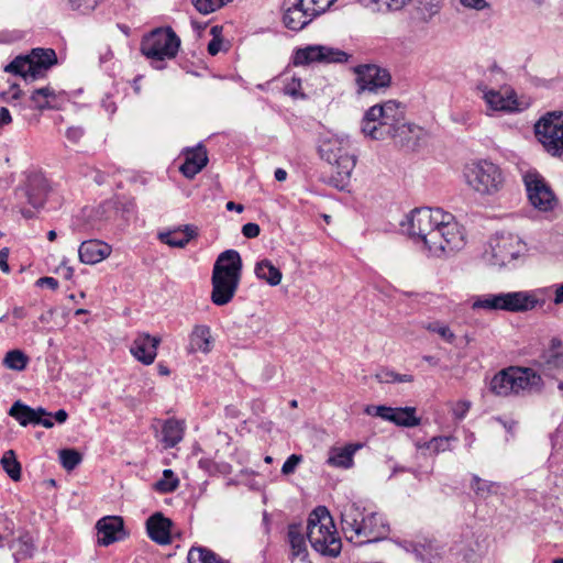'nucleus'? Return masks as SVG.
<instances>
[{
	"label": "nucleus",
	"instance_id": "obj_1",
	"mask_svg": "<svg viewBox=\"0 0 563 563\" xmlns=\"http://www.w3.org/2000/svg\"><path fill=\"white\" fill-rule=\"evenodd\" d=\"M402 227L413 245L429 257H448L466 243L462 225L440 208L415 209Z\"/></svg>",
	"mask_w": 563,
	"mask_h": 563
},
{
	"label": "nucleus",
	"instance_id": "obj_2",
	"mask_svg": "<svg viewBox=\"0 0 563 563\" xmlns=\"http://www.w3.org/2000/svg\"><path fill=\"white\" fill-rule=\"evenodd\" d=\"M319 152L323 158L324 180L340 190L346 189L356 164L350 142L334 135L322 140Z\"/></svg>",
	"mask_w": 563,
	"mask_h": 563
},
{
	"label": "nucleus",
	"instance_id": "obj_3",
	"mask_svg": "<svg viewBox=\"0 0 563 563\" xmlns=\"http://www.w3.org/2000/svg\"><path fill=\"white\" fill-rule=\"evenodd\" d=\"M404 115V108L398 101L374 104L364 113L361 130L365 136L382 140L395 133Z\"/></svg>",
	"mask_w": 563,
	"mask_h": 563
},
{
	"label": "nucleus",
	"instance_id": "obj_4",
	"mask_svg": "<svg viewBox=\"0 0 563 563\" xmlns=\"http://www.w3.org/2000/svg\"><path fill=\"white\" fill-rule=\"evenodd\" d=\"M542 377L530 367L508 366L497 372L489 382V390L498 397L517 396L532 388H541Z\"/></svg>",
	"mask_w": 563,
	"mask_h": 563
},
{
	"label": "nucleus",
	"instance_id": "obj_5",
	"mask_svg": "<svg viewBox=\"0 0 563 563\" xmlns=\"http://www.w3.org/2000/svg\"><path fill=\"white\" fill-rule=\"evenodd\" d=\"M343 523L350 541L357 545L373 543L387 534V526L382 516L377 514L364 515L357 507L351 508L343 515Z\"/></svg>",
	"mask_w": 563,
	"mask_h": 563
},
{
	"label": "nucleus",
	"instance_id": "obj_6",
	"mask_svg": "<svg viewBox=\"0 0 563 563\" xmlns=\"http://www.w3.org/2000/svg\"><path fill=\"white\" fill-rule=\"evenodd\" d=\"M542 305L543 302L538 299L536 291L519 290L477 297L473 300L472 308L474 310L526 312Z\"/></svg>",
	"mask_w": 563,
	"mask_h": 563
},
{
	"label": "nucleus",
	"instance_id": "obj_7",
	"mask_svg": "<svg viewBox=\"0 0 563 563\" xmlns=\"http://www.w3.org/2000/svg\"><path fill=\"white\" fill-rule=\"evenodd\" d=\"M57 64V55L53 48L36 47L29 54L16 56L4 66V71L21 76L25 81L43 78L46 71Z\"/></svg>",
	"mask_w": 563,
	"mask_h": 563
},
{
	"label": "nucleus",
	"instance_id": "obj_8",
	"mask_svg": "<svg viewBox=\"0 0 563 563\" xmlns=\"http://www.w3.org/2000/svg\"><path fill=\"white\" fill-rule=\"evenodd\" d=\"M464 177L467 186L481 195H494L505 184V176L499 166L486 159L466 165Z\"/></svg>",
	"mask_w": 563,
	"mask_h": 563
},
{
	"label": "nucleus",
	"instance_id": "obj_9",
	"mask_svg": "<svg viewBox=\"0 0 563 563\" xmlns=\"http://www.w3.org/2000/svg\"><path fill=\"white\" fill-rule=\"evenodd\" d=\"M317 526V507L313 508L308 517L307 525L302 522H291L287 526L286 542L289 547V560L301 563H312L309 559L308 542L317 550V542L312 540L311 534Z\"/></svg>",
	"mask_w": 563,
	"mask_h": 563
},
{
	"label": "nucleus",
	"instance_id": "obj_10",
	"mask_svg": "<svg viewBox=\"0 0 563 563\" xmlns=\"http://www.w3.org/2000/svg\"><path fill=\"white\" fill-rule=\"evenodd\" d=\"M180 38L172 27H157L141 41V52L152 60L164 62L174 58L179 49Z\"/></svg>",
	"mask_w": 563,
	"mask_h": 563
},
{
	"label": "nucleus",
	"instance_id": "obj_11",
	"mask_svg": "<svg viewBox=\"0 0 563 563\" xmlns=\"http://www.w3.org/2000/svg\"><path fill=\"white\" fill-rule=\"evenodd\" d=\"M525 251V244L516 234H497L493 236L483 258L486 264L495 267H504L516 260Z\"/></svg>",
	"mask_w": 563,
	"mask_h": 563
},
{
	"label": "nucleus",
	"instance_id": "obj_12",
	"mask_svg": "<svg viewBox=\"0 0 563 563\" xmlns=\"http://www.w3.org/2000/svg\"><path fill=\"white\" fill-rule=\"evenodd\" d=\"M534 133L543 148L552 156H563V112L553 111L534 124Z\"/></svg>",
	"mask_w": 563,
	"mask_h": 563
},
{
	"label": "nucleus",
	"instance_id": "obj_13",
	"mask_svg": "<svg viewBox=\"0 0 563 563\" xmlns=\"http://www.w3.org/2000/svg\"><path fill=\"white\" fill-rule=\"evenodd\" d=\"M316 0H284L283 22L291 31H300L316 16Z\"/></svg>",
	"mask_w": 563,
	"mask_h": 563
},
{
	"label": "nucleus",
	"instance_id": "obj_14",
	"mask_svg": "<svg viewBox=\"0 0 563 563\" xmlns=\"http://www.w3.org/2000/svg\"><path fill=\"white\" fill-rule=\"evenodd\" d=\"M528 199L533 208L540 211L553 210L558 203L556 197L545 180L537 173L523 176Z\"/></svg>",
	"mask_w": 563,
	"mask_h": 563
},
{
	"label": "nucleus",
	"instance_id": "obj_15",
	"mask_svg": "<svg viewBox=\"0 0 563 563\" xmlns=\"http://www.w3.org/2000/svg\"><path fill=\"white\" fill-rule=\"evenodd\" d=\"M341 551L342 541L333 518L325 507L319 506V553L324 556L336 558Z\"/></svg>",
	"mask_w": 563,
	"mask_h": 563
},
{
	"label": "nucleus",
	"instance_id": "obj_16",
	"mask_svg": "<svg viewBox=\"0 0 563 563\" xmlns=\"http://www.w3.org/2000/svg\"><path fill=\"white\" fill-rule=\"evenodd\" d=\"M365 412L369 416L379 417L398 427L415 428L421 423V418L417 415L416 407H387V406H368Z\"/></svg>",
	"mask_w": 563,
	"mask_h": 563
},
{
	"label": "nucleus",
	"instance_id": "obj_17",
	"mask_svg": "<svg viewBox=\"0 0 563 563\" xmlns=\"http://www.w3.org/2000/svg\"><path fill=\"white\" fill-rule=\"evenodd\" d=\"M478 89L483 92V99L490 111L514 112L520 109L517 95L509 87L494 90L481 85Z\"/></svg>",
	"mask_w": 563,
	"mask_h": 563
},
{
	"label": "nucleus",
	"instance_id": "obj_18",
	"mask_svg": "<svg viewBox=\"0 0 563 563\" xmlns=\"http://www.w3.org/2000/svg\"><path fill=\"white\" fill-rule=\"evenodd\" d=\"M356 85L358 92H375L379 88L389 86L390 76L385 70L375 65H364L355 69Z\"/></svg>",
	"mask_w": 563,
	"mask_h": 563
},
{
	"label": "nucleus",
	"instance_id": "obj_19",
	"mask_svg": "<svg viewBox=\"0 0 563 563\" xmlns=\"http://www.w3.org/2000/svg\"><path fill=\"white\" fill-rule=\"evenodd\" d=\"M242 257L236 250H225L217 257L212 275L241 279L242 276Z\"/></svg>",
	"mask_w": 563,
	"mask_h": 563
},
{
	"label": "nucleus",
	"instance_id": "obj_20",
	"mask_svg": "<svg viewBox=\"0 0 563 563\" xmlns=\"http://www.w3.org/2000/svg\"><path fill=\"white\" fill-rule=\"evenodd\" d=\"M214 338L211 328L207 324H195L188 335V354H209L214 347Z\"/></svg>",
	"mask_w": 563,
	"mask_h": 563
},
{
	"label": "nucleus",
	"instance_id": "obj_21",
	"mask_svg": "<svg viewBox=\"0 0 563 563\" xmlns=\"http://www.w3.org/2000/svg\"><path fill=\"white\" fill-rule=\"evenodd\" d=\"M241 279L211 275V296L210 299L216 306H225L234 297Z\"/></svg>",
	"mask_w": 563,
	"mask_h": 563
},
{
	"label": "nucleus",
	"instance_id": "obj_22",
	"mask_svg": "<svg viewBox=\"0 0 563 563\" xmlns=\"http://www.w3.org/2000/svg\"><path fill=\"white\" fill-rule=\"evenodd\" d=\"M159 342V338L143 333L135 338L130 347V352L142 364L151 365L157 355Z\"/></svg>",
	"mask_w": 563,
	"mask_h": 563
},
{
	"label": "nucleus",
	"instance_id": "obj_23",
	"mask_svg": "<svg viewBox=\"0 0 563 563\" xmlns=\"http://www.w3.org/2000/svg\"><path fill=\"white\" fill-rule=\"evenodd\" d=\"M208 164V153L203 145L184 151V163L180 165V173L188 179H192Z\"/></svg>",
	"mask_w": 563,
	"mask_h": 563
},
{
	"label": "nucleus",
	"instance_id": "obj_24",
	"mask_svg": "<svg viewBox=\"0 0 563 563\" xmlns=\"http://www.w3.org/2000/svg\"><path fill=\"white\" fill-rule=\"evenodd\" d=\"M112 247L100 240H87L78 247L79 261L84 264L93 265L109 257Z\"/></svg>",
	"mask_w": 563,
	"mask_h": 563
},
{
	"label": "nucleus",
	"instance_id": "obj_25",
	"mask_svg": "<svg viewBox=\"0 0 563 563\" xmlns=\"http://www.w3.org/2000/svg\"><path fill=\"white\" fill-rule=\"evenodd\" d=\"M98 543L108 547L121 539L123 532V520L118 516H107L98 520Z\"/></svg>",
	"mask_w": 563,
	"mask_h": 563
},
{
	"label": "nucleus",
	"instance_id": "obj_26",
	"mask_svg": "<svg viewBox=\"0 0 563 563\" xmlns=\"http://www.w3.org/2000/svg\"><path fill=\"white\" fill-rule=\"evenodd\" d=\"M172 527L173 521L162 512H155L146 520V531L148 537L161 545L170 543Z\"/></svg>",
	"mask_w": 563,
	"mask_h": 563
},
{
	"label": "nucleus",
	"instance_id": "obj_27",
	"mask_svg": "<svg viewBox=\"0 0 563 563\" xmlns=\"http://www.w3.org/2000/svg\"><path fill=\"white\" fill-rule=\"evenodd\" d=\"M363 448L362 443H349L343 446L331 448L328 453V464L338 468H351L354 454Z\"/></svg>",
	"mask_w": 563,
	"mask_h": 563
},
{
	"label": "nucleus",
	"instance_id": "obj_28",
	"mask_svg": "<svg viewBox=\"0 0 563 563\" xmlns=\"http://www.w3.org/2000/svg\"><path fill=\"white\" fill-rule=\"evenodd\" d=\"M198 235L197 228L190 224L184 225V229H176L158 234L161 242L172 247H185L189 241Z\"/></svg>",
	"mask_w": 563,
	"mask_h": 563
},
{
	"label": "nucleus",
	"instance_id": "obj_29",
	"mask_svg": "<svg viewBox=\"0 0 563 563\" xmlns=\"http://www.w3.org/2000/svg\"><path fill=\"white\" fill-rule=\"evenodd\" d=\"M48 186L46 179L43 177L30 178L26 185L27 202L35 209L44 207Z\"/></svg>",
	"mask_w": 563,
	"mask_h": 563
},
{
	"label": "nucleus",
	"instance_id": "obj_30",
	"mask_svg": "<svg viewBox=\"0 0 563 563\" xmlns=\"http://www.w3.org/2000/svg\"><path fill=\"white\" fill-rule=\"evenodd\" d=\"M184 437V423L177 419H167L162 428V442L165 448L176 446Z\"/></svg>",
	"mask_w": 563,
	"mask_h": 563
},
{
	"label": "nucleus",
	"instance_id": "obj_31",
	"mask_svg": "<svg viewBox=\"0 0 563 563\" xmlns=\"http://www.w3.org/2000/svg\"><path fill=\"white\" fill-rule=\"evenodd\" d=\"M254 273L258 279L265 280L271 286L280 284L283 274L269 260H262L256 263Z\"/></svg>",
	"mask_w": 563,
	"mask_h": 563
},
{
	"label": "nucleus",
	"instance_id": "obj_32",
	"mask_svg": "<svg viewBox=\"0 0 563 563\" xmlns=\"http://www.w3.org/2000/svg\"><path fill=\"white\" fill-rule=\"evenodd\" d=\"M187 561L188 563H230L205 547H191L188 551Z\"/></svg>",
	"mask_w": 563,
	"mask_h": 563
},
{
	"label": "nucleus",
	"instance_id": "obj_33",
	"mask_svg": "<svg viewBox=\"0 0 563 563\" xmlns=\"http://www.w3.org/2000/svg\"><path fill=\"white\" fill-rule=\"evenodd\" d=\"M56 98L55 90L49 86L35 89L30 99L38 110L53 109L51 100Z\"/></svg>",
	"mask_w": 563,
	"mask_h": 563
},
{
	"label": "nucleus",
	"instance_id": "obj_34",
	"mask_svg": "<svg viewBox=\"0 0 563 563\" xmlns=\"http://www.w3.org/2000/svg\"><path fill=\"white\" fill-rule=\"evenodd\" d=\"M179 486V479L169 468L163 471V477L154 484V489L162 494L175 492Z\"/></svg>",
	"mask_w": 563,
	"mask_h": 563
},
{
	"label": "nucleus",
	"instance_id": "obj_35",
	"mask_svg": "<svg viewBox=\"0 0 563 563\" xmlns=\"http://www.w3.org/2000/svg\"><path fill=\"white\" fill-rule=\"evenodd\" d=\"M1 464L11 479L19 481L21 478V464L16 460L14 451H7L1 459Z\"/></svg>",
	"mask_w": 563,
	"mask_h": 563
},
{
	"label": "nucleus",
	"instance_id": "obj_36",
	"mask_svg": "<svg viewBox=\"0 0 563 563\" xmlns=\"http://www.w3.org/2000/svg\"><path fill=\"white\" fill-rule=\"evenodd\" d=\"M27 363V355L20 350L9 351L3 358V365L7 368L14 371H23L26 367Z\"/></svg>",
	"mask_w": 563,
	"mask_h": 563
},
{
	"label": "nucleus",
	"instance_id": "obj_37",
	"mask_svg": "<svg viewBox=\"0 0 563 563\" xmlns=\"http://www.w3.org/2000/svg\"><path fill=\"white\" fill-rule=\"evenodd\" d=\"M349 55L340 49L319 45V63H344Z\"/></svg>",
	"mask_w": 563,
	"mask_h": 563
},
{
	"label": "nucleus",
	"instance_id": "obj_38",
	"mask_svg": "<svg viewBox=\"0 0 563 563\" xmlns=\"http://www.w3.org/2000/svg\"><path fill=\"white\" fill-rule=\"evenodd\" d=\"M317 60V45H308L305 48H298L292 56V64L295 66L308 65Z\"/></svg>",
	"mask_w": 563,
	"mask_h": 563
},
{
	"label": "nucleus",
	"instance_id": "obj_39",
	"mask_svg": "<svg viewBox=\"0 0 563 563\" xmlns=\"http://www.w3.org/2000/svg\"><path fill=\"white\" fill-rule=\"evenodd\" d=\"M409 0H361L366 7H372L375 10L398 11L401 10Z\"/></svg>",
	"mask_w": 563,
	"mask_h": 563
},
{
	"label": "nucleus",
	"instance_id": "obj_40",
	"mask_svg": "<svg viewBox=\"0 0 563 563\" xmlns=\"http://www.w3.org/2000/svg\"><path fill=\"white\" fill-rule=\"evenodd\" d=\"M59 461L67 471L75 470L82 461V455L74 449H63L59 451Z\"/></svg>",
	"mask_w": 563,
	"mask_h": 563
},
{
	"label": "nucleus",
	"instance_id": "obj_41",
	"mask_svg": "<svg viewBox=\"0 0 563 563\" xmlns=\"http://www.w3.org/2000/svg\"><path fill=\"white\" fill-rule=\"evenodd\" d=\"M32 407L24 405L23 402L18 400L11 406L9 410V416L19 421L21 426L26 427L27 424H30V415L32 413Z\"/></svg>",
	"mask_w": 563,
	"mask_h": 563
},
{
	"label": "nucleus",
	"instance_id": "obj_42",
	"mask_svg": "<svg viewBox=\"0 0 563 563\" xmlns=\"http://www.w3.org/2000/svg\"><path fill=\"white\" fill-rule=\"evenodd\" d=\"M424 329L428 332L438 334L441 339H443L448 343H453L455 340V334L452 329L442 322L435 321L430 322L424 325Z\"/></svg>",
	"mask_w": 563,
	"mask_h": 563
},
{
	"label": "nucleus",
	"instance_id": "obj_43",
	"mask_svg": "<svg viewBox=\"0 0 563 563\" xmlns=\"http://www.w3.org/2000/svg\"><path fill=\"white\" fill-rule=\"evenodd\" d=\"M30 416V424L43 426L47 429L54 426V422L51 419L52 413L43 407L33 408Z\"/></svg>",
	"mask_w": 563,
	"mask_h": 563
},
{
	"label": "nucleus",
	"instance_id": "obj_44",
	"mask_svg": "<svg viewBox=\"0 0 563 563\" xmlns=\"http://www.w3.org/2000/svg\"><path fill=\"white\" fill-rule=\"evenodd\" d=\"M71 10L80 11L81 13L91 12L98 4L99 0H65Z\"/></svg>",
	"mask_w": 563,
	"mask_h": 563
},
{
	"label": "nucleus",
	"instance_id": "obj_45",
	"mask_svg": "<svg viewBox=\"0 0 563 563\" xmlns=\"http://www.w3.org/2000/svg\"><path fill=\"white\" fill-rule=\"evenodd\" d=\"M220 32H221V27L220 26L214 25V26L211 27L210 33L212 34L213 37L209 42L208 48H207L208 53L211 56H216L221 51L223 41L220 37Z\"/></svg>",
	"mask_w": 563,
	"mask_h": 563
},
{
	"label": "nucleus",
	"instance_id": "obj_46",
	"mask_svg": "<svg viewBox=\"0 0 563 563\" xmlns=\"http://www.w3.org/2000/svg\"><path fill=\"white\" fill-rule=\"evenodd\" d=\"M471 407H472V402L466 399H459L456 401L451 402V405H450L452 415L456 419H463L467 415Z\"/></svg>",
	"mask_w": 563,
	"mask_h": 563
},
{
	"label": "nucleus",
	"instance_id": "obj_47",
	"mask_svg": "<svg viewBox=\"0 0 563 563\" xmlns=\"http://www.w3.org/2000/svg\"><path fill=\"white\" fill-rule=\"evenodd\" d=\"M302 461V455L299 454H291L287 457V460L284 462L282 466V473L284 475H290L295 472L296 467L299 465V463Z\"/></svg>",
	"mask_w": 563,
	"mask_h": 563
},
{
	"label": "nucleus",
	"instance_id": "obj_48",
	"mask_svg": "<svg viewBox=\"0 0 563 563\" xmlns=\"http://www.w3.org/2000/svg\"><path fill=\"white\" fill-rule=\"evenodd\" d=\"M300 89L301 80L297 78H291V80L285 85L284 93L292 98L303 97V95L300 92Z\"/></svg>",
	"mask_w": 563,
	"mask_h": 563
},
{
	"label": "nucleus",
	"instance_id": "obj_49",
	"mask_svg": "<svg viewBox=\"0 0 563 563\" xmlns=\"http://www.w3.org/2000/svg\"><path fill=\"white\" fill-rule=\"evenodd\" d=\"M261 233L260 225L254 222L245 223L242 227V234L247 239H254L257 238Z\"/></svg>",
	"mask_w": 563,
	"mask_h": 563
},
{
	"label": "nucleus",
	"instance_id": "obj_50",
	"mask_svg": "<svg viewBox=\"0 0 563 563\" xmlns=\"http://www.w3.org/2000/svg\"><path fill=\"white\" fill-rule=\"evenodd\" d=\"M84 129L81 126H70L66 131V137L71 143H78L79 140L84 136Z\"/></svg>",
	"mask_w": 563,
	"mask_h": 563
},
{
	"label": "nucleus",
	"instance_id": "obj_51",
	"mask_svg": "<svg viewBox=\"0 0 563 563\" xmlns=\"http://www.w3.org/2000/svg\"><path fill=\"white\" fill-rule=\"evenodd\" d=\"M36 285L37 286H41V287H48L51 288L52 290H56L58 288V280L54 277H41L37 279L36 282Z\"/></svg>",
	"mask_w": 563,
	"mask_h": 563
},
{
	"label": "nucleus",
	"instance_id": "obj_52",
	"mask_svg": "<svg viewBox=\"0 0 563 563\" xmlns=\"http://www.w3.org/2000/svg\"><path fill=\"white\" fill-rule=\"evenodd\" d=\"M461 3L466 8L475 10H483L488 7L485 0H461Z\"/></svg>",
	"mask_w": 563,
	"mask_h": 563
},
{
	"label": "nucleus",
	"instance_id": "obj_53",
	"mask_svg": "<svg viewBox=\"0 0 563 563\" xmlns=\"http://www.w3.org/2000/svg\"><path fill=\"white\" fill-rule=\"evenodd\" d=\"M8 257H9V249L8 247L1 249L0 250V269L7 274L10 272V267L8 264Z\"/></svg>",
	"mask_w": 563,
	"mask_h": 563
},
{
	"label": "nucleus",
	"instance_id": "obj_54",
	"mask_svg": "<svg viewBox=\"0 0 563 563\" xmlns=\"http://www.w3.org/2000/svg\"><path fill=\"white\" fill-rule=\"evenodd\" d=\"M11 122H12V117L10 114V111L7 108L1 107L0 108V128L8 125Z\"/></svg>",
	"mask_w": 563,
	"mask_h": 563
},
{
	"label": "nucleus",
	"instance_id": "obj_55",
	"mask_svg": "<svg viewBox=\"0 0 563 563\" xmlns=\"http://www.w3.org/2000/svg\"><path fill=\"white\" fill-rule=\"evenodd\" d=\"M440 2L441 0H423L421 4L427 11L434 12L439 8Z\"/></svg>",
	"mask_w": 563,
	"mask_h": 563
},
{
	"label": "nucleus",
	"instance_id": "obj_56",
	"mask_svg": "<svg viewBox=\"0 0 563 563\" xmlns=\"http://www.w3.org/2000/svg\"><path fill=\"white\" fill-rule=\"evenodd\" d=\"M549 346L551 351L559 352L563 347V342L560 338L553 336L549 342Z\"/></svg>",
	"mask_w": 563,
	"mask_h": 563
},
{
	"label": "nucleus",
	"instance_id": "obj_57",
	"mask_svg": "<svg viewBox=\"0 0 563 563\" xmlns=\"http://www.w3.org/2000/svg\"><path fill=\"white\" fill-rule=\"evenodd\" d=\"M497 421L507 430V432L512 433L517 422L515 420L505 421L501 418H497Z\"/></svg>",
	"mask_w": 563,
	"mask_h": 563
},
{
	"label": "nucleus",
	"instance_id": "obj_58",
	"mask_svg": "<svg viewBox=\"0 0 563 563\" xmlns=\"http://www.w3.org/2000/svg\"><path fill=\"white\" fill-rule=\"evenodd\" d=\"M338 0H319V14L329 10Z\"/></svg>",
	"mask_w": 563,
	"mask_h": 563
},
{
	"label": "nucleus",
	"instance_id": "obj_59",
	"mask_svg": "<svg viewBox=\"0 0 563 563\" xmlns=\"http://www.w3.org/2000/svg\"><path fill=\"white\" fill-rule=\"evenodd\" d=\"M68 418V413L66 410L64 409H59L57 410L55 413H54V419L58 422V423H64Z\"/></svg>",
	"mask_w": 563,
	"mask_h": 563
},
{
	"label": "nucleus",
	"instance_id": "obj_60",
	"mask_svg": "<svg viewBox=\"0 0 563 563\" xmlns=\"http://www.w3.org/2000/svg\"><path fill=\"white\" fill-rule=\"evenodd\" d=\"M553 302H554L555 305H561V303H563V284H562V285H560L559 287H556V289H555V296H554Z\"/></svg>",
	"mask_w": 563,
	"mask_h": 563
},
{
	"label": "nucleus",
	"instance_id": "obj_61",
	"mask_svg": "<svg viewBox=\"0 0 563 563\" xmlns=\"http://www.w3.org/2000/svg\"><path fill=\"white\" fill-rule=\"evenodd\" d=\"M227 209L229 211H236V212L240 213V212L243 211L244 207L242 205H240V203H235L233 201H229V202H227Z\"/></svg>",
	"mask_w": 563,
	"mask_h": 563
},
{
	"label": "nucleus",
	"instance_id": "obj_62",
	"mask_svg": "<svg viewBox=\"0 0 563 563\" xmlns=\"http://www.w3.org/2000/svg\"><path fill=\"white\" fill-rule=\"evenodd\" d=\"M274 176L277 181H284L287 178V172L283 168H277L274 173Z\"/></svg>",
	"mask_w": 563,
	"mask_h": 563
},
{
	"label": "nucleus",
	"instance_id": "obj_63",
	"mask_svg": "<svg viewBox=\"0 0 563 563\" xmlns=\"http://www.w3.org/2000/svg\"><path fill=\"white\" fill-rule=\"evenodd\" d=\"M62 265L65 268V275H64L65 278L66 279H70L73 277V275H74V268L70 267V266H65V262H63Z\"/></svg>",
	"mask_w": 563,
	"mask_h": 563
},
{
	"label": "nucleus",
	"instance_id": "obj_64",
	"mask_svg": "<svg viewBox=\"0 0 563 563\" xmlns=\"http://www.w3.org/2000/svg\"><path fill=\"white\" fill-rule=\"evenodd\" d=\"M157 369H158V373H159L161 375H165V376H167V375H169V373H170L169 368H168L166 365L162 364V363H159V364L157 365Z\"/></svg>",
	"mask_w": 563,
	"mask_h": 563
}]
</instances>
